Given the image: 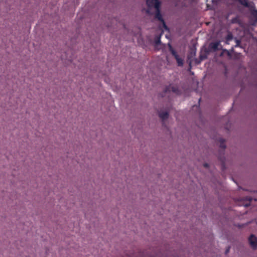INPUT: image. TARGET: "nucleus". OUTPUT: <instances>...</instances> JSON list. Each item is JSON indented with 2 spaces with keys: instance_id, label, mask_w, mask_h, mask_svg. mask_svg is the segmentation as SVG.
<instances>
[{
  "instance_id": "obj_13",
  "label": "nucleus",
  "mask_w": 257,
  "mask_h": 257,
  "mask_svg": "<svg viewBox=\"0 0 257 257\" xmlns=\"http://www.w3.org/2000/svg\"><path fill=\"white\" fill-rule=\"evenodd\" d=\"M229 249H230V247H228V248H227V249H226V250H225V253L226 254H227L228 253V252L229 251Z\"/></svg>"
},
{
  "instance_id": "obj_4",
  "label": "nucleus",
  "mask_w": 257,
  "mask_h": 257,
  "mask_svg": "<svg viewBox=\"0 0 257 257\" xmlns=\"http://www.w3.org/2000/svg\"><path fill=\"white\" fill-rule=\"evenodd\" d=\"M250 14L251 19L255 22H257V10L255 9L254 6H250L248 8Z\"/></svg>"
},
{
  "instance_id": "obj_12",
  "label": "nucleus",
  "mask_w": 257,
  "mask_h": 257,
  "mask_svg": "<svg viewBox=\"0 0 257 257\" xmlns=\"http://www.w3.org/2000/svg\"><path fill=\"white\" fill-rule=\"evenodd\" d=\"M220 147L223 149H225V148H226V146L224 144V141H222L221 143H220Z\"/></svg>"
},
{
  "instance_id": "obj_3",
  "label": "nucleus",
  "mask_w": 257,
  "mask_h": 257,
  "mask_svg": "<svg viewBox=\"0 0 257 257\" xmlns=\"http://www.w3.org/2000/svg\"><path fill=\"white\" fill-rule=\"evenodd\" d=\"M170 91H172L177 95L181 94V91L179 89L178 87L177 86L173 85L171 84L166 86L165 89L164 93H167Z\"/></svg>"
},
{
  "instance_id": "obj_14",
  "label": "nucleus",
  "mask_w": 257,
  "mask_h": 257,
  "mask_svg": "<svg viewBox=\"0 0 257 257\" xmlns=\"http://www.w3.org/2000/svg\"><path fill=\"white\" fill-rule=\"evenodd\" d=\"M203 166L205 167V168H208V166H209V165L207 164V163H204L203 164Z\"/></svg>"
},
{
  "instance_id": "obj_6",
  "label": "nucleus",
  "mask_w": 257,
  "mask_h": 257,
  "mask_svg": "<svg viewBox=\"0 0 257 257\" xmlns=\"http://www.w3.org/2000/svg\"><path fill=\"white\" fill-rule=\"evenodd\" d=\"M155 18L156 19L159 21L163 24V26L165 29H167V26H166L165 22V21L162 17V16L161 15V11H156L155 15Z\"/></svg>"
},
{
  "instance_id": "obj_2",
  "label": "nucleus",
  "mask_w": 257,
  "mask_h": 257,
  "mask_svg": "<svg viewBox=\"0 0 257 257\" xmlns=\"http://www.w3.org/2000/svg\"><path fill=\"white\" fill-rule=\"evenodd\" d=\"M169 49H170V51L171 54L175 58V59L177 61V64H178V66H182L183 65L184 60L179 57V56L177 54L176 52L172 48V47L170 45Z\"/></svg>"
},
{
  "instance_id": "obj_16",
  "label": "nucleus",
  "mask_w": 257,
  "mask_h": 257,
  "mask_svg": "<svg viewBox=\"0 0 257 257\" xmlns=\"http://www.w3.org/2000/svg\"><path fill=\"white\" fill-rule=\"evenodd\" d=\"M191 69V63H190V64H189V68L188 70L190 71Z\"/></svg>"
},
{
  "instance_id": "obj_17",
  "label": "nucleus",
  "mask_w": 257,
  "mask_h": 257,
  "mask_svg": "<svg viewBox=\"0 0 257 257\" xmlns=\"http://www.w3.org/2000/svg\"><path fill=\"white\" fill-rule=\"evenodd\" d=\"M224 163L222 162V167H224Z\"/></svg>"
},
{
  "instance_id": "obj_11",
  "label": "nucleus",
  "mask_w": 257,
  "mask_h": 257,
  "mask_svg": "<svg viewBox=\"0 0 257 257\" xmlns=\"http://www.w3.org/2000/svg\"><path fill=\"white\" fill-rule=\"evenodd\" d=\"M155 43L156 45H159L161 43L160 36L157 37L155 40Z\"/></svg>"
},
{
  "instance_id": "obj_9",
  "label": "nucleus",
  "mask_w": 257,
  "mask_h": 257,
  "mask_svg": "<svg viewBox=\"0 0 257 257\" xmlns=\"http://www.w3.org/2000/svg\"><path fill=\"white\" fill-rule=\"evenodd\" d=\"M239 3L246 8L250 7V5L248 3L247 0H236Z\"/></svg>"
},
{
  "instance_id": "obj_5",
  "label": "nucleus",
  "mask_w": 257,
  "mask_h": 257,
  "mask_svg": "<svg viewBox=\"0 0 257 257\" xmlns=\"http://www.w3.org/2000/svg\"><path fill=\"white\" fill-rule=\"evenodd\" d=\"M248 241L253 249H255L257 247V238L254 235H250L248 238Z\"/></svg>"
},
{
  "instance_id": "obj_1",
  "label": "nucleus",
  "mask_w": 257,
  "mask_h": 257,
  "mask_svg": "<svg viewBox=\"0 0 257 257\" xmlns=\"http://www.w3.org/2000/svg\"><path fill=\"white\" fill-rule=\"evenodd\" d=\"M146 3L149 7L154 6L156 11H161V2L159 0H147Z\"/></svg>"
},
{
  "instance_id": "obj_15",
  "label": "nucleus",
  "mask_w": 257,
  "mask_h": 257,
  "mask_svg": "<svg viewBox=\"0 0 257 257\" xmlns=\"http://www.w3.org/2000/svg\"><path fill=\"white\" fill-rule=\"evenodd\" d=\"M240 42L239 40H236V46H238L239 45Z\"/></svg>"
},
{
  "instance_id": "obj_8",
  "label": "nucleus",
  "mask_w": 257,
  "mask_h": 257,
  "mask_svg": "<svg viewBox=\"0 0 257 257\" xmlns=\"http://www.w3.org/2000/svg\"><path fill=\"white\" fill-rule=\"evenodd\" d=\"M159 116L163 120H164L168 118L169 113L167 111L161 112H159Z\"/></svg>"
},
{
  "instance_id": "obj_10",
  "label": "nucleus",
  "mask_w": 257,
  "mask_h": 257,
  "mask_svg": "<svg viewBox=\"0 0 257 257\" xmlns=\"http://www.w3.org/2000/svg\"><path fill=\"white\" fill-rule=\"evenodd\" d=\"M232 39H233V36H232V34L229 33V34H228V35H227V36L226 37V41L227 42L230 41L232 40Z\"/></svg>"
},
{
  "instance_id": "obj_18",
  "label": "nucleus",
  "mask_w": 257,
  "mask_h": 257,
  "mask_svg": "<svg viewBox=\"0 0 257 257\" xmlns=\"http://www.w3.org/2000/svg\"><path fill=\"white\" fill-rule=\"evenodd\" d=\"M249 205L248 204H246L245 205V206H248Z\"/></svg>"
},
{
  "instance_id": "obj_7",
  "label": "nucleus",
  "mask_w": 257,
  "mask_h": 257,
  "mask_svg": "<svg viewBox=\"0 0 257 257\" xmlns=\"http://www.w3.org/2000/svg\"><path fill=\"white\" fill-rule=\"evenodd\" d=\"M220 45V41L211 42L209 44L208 48L211 51L216 52L218 50V47Z\"/></svg>"
}]
</instances>
